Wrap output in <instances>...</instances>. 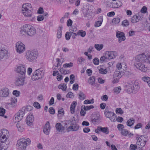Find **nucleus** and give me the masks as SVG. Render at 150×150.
I'll return each instance as SVG.
<instances>
[{
	"label": "nucleus",
	"instance_id": "35",
	"mask_svg": "<svg viewBox=\"0 0 150 150\" xmlns=\"http://www.w3.org/2000/svg\"><path fill=\"white\" fill-rule=\"evenodd\" d=\"M100 119L98 117H96L94 118H92L91 121L93 123L95 124L97 123H98Z\"/></svg>",
	"mask_w": 150,
	"mask_h": 150
},
{
	"label": "nucleus",
	"instance_id": "38",
	"mask_svg": "<svg viewBox=\"0 0 150 150\" xmlns=\"http://www.w3.org/2000/svg\"><path fill=\"white\" fill-rule=\"evenodd\" d=\"M120 18L118 17L116 18L112 19V22L114 24H117L120 22Z\"/></svg>",
	"mask_w": 150,
	"mask_h": 150
},
{
	"label": "nucleus",
	"instance_id": "64",
	"mask_svg": "<svg viewBox=\"0 0 150 150\" xmlns=\"http://www.w3.org/2000/svg\"><path fill=\"white\" fill-rule=\"evenodd\" d=\"M11 104L12 103H15L17 102V98L15 97H12L11 99Z\"/></svg>",
	"mask_w": 150,
	"mask_h": 150
},
{
	"label": "nucleus",
	"instance_id": "16",
	"mask_svg": "<svg viewBox=\"0 0 150 150\" xmlns=\"http://www.w3.org/2000/svg\"><path fill=\"white\" fill-rule=\"evenodd\" d=\"M9 91L7 88H3L0 90V96L2 97H6L9 94Z\"/></svg>",
	"mask_w": 150,
	"mask_h": 150
},
{
	"label": "nucleus",
	"instance_id": "45",
	"mask_svg": "<svg viewBox=\"0 0 150 150\" xmlns=\"http://www.w3.org/2000/svg\"><path fill=\"white\" fill-rule=\"evenodd\" d=\"M94 108V106L93 105L85 106L83 107V109L85 110H88Z\"/></svg>",
	"mask_w": 150,
	"mask_h": 150
},
{
	"label": "nucleus",
	"instance_id": "49",
	"mask_svg": "<svg viewBox=\"0 0 150 150\" xmlns=\"http://www.w3.org/2000/svg\"><path fill=\"white\" fill-rule=\"evenodd\" d=\"M93 62L95 65H98L99 63V59L97 58H95L93 60Z\"/></svg>",
	"mask_w": 150,
	"mask_h": 150
},
{
	"label": "nucleus",
	"instance_id": "54",
	"mask_svg": "<svg viewBox=\"0 0 150 150\" xmlns=\"http://www.w3.org/2000/svg\"><path fill=\"white\" fill-rule=\"evenodd\" d=\"M64 124L65 125H71L73 124V122L72 121L70 120H68L64 121Z\"/></svg>",
	"mask_w": 150,
	"mask_h": 150
},
{
	"label": "nucleus",
	"instance_id": "17",
	"mask_svg": "<svg viewBox=\"0 0 150 150\" xmlns=\"http://www.w3.org/2000/svg\"><path fill=\"white\" fill-rule=\"evenodd\" d=\"M105 116L110 119L112 121L115 122V118L116 117L115 114L112 112H109L108 113L105 114Z\"/></svg>",
	"mask_w": 150,
	"mask_h": 150
},
{
	"label": "nucleus",
	"instance_id": "33",
	"mask_svg": "<svg viewBox=\"0 0 150 150\" xmlns=\"http://www.w3.org/2000/svg\"><path fill=\"white\" fill-rule=\"evenodd\" d=\"M142 79L144 82H146L149 86L150 87V78L149 77L144 76L142 78Z\"/></svg>",
	"mask_w": 150,
	"mask_h": 150
},
{
	"label": "nucleus",
	"instance_id": "2",
	"mask_svg": "<svg viewBox=\"0 0 150 150\" xmlns=\"http://www.w3.org/2000/svg\"><path fill=\"white\" fill-rule=\"evenodd\" d=\"M20 32L22 34H27L30 36H32L36 33V30L34 27L28 24L23 25L22 27Z\"/></svg>",
	"mask_w": 150,
	"mask_h": 150
},
{
	"label": "nucleus",
	"instance_id": "44",
	"mask_svg": "<svg viewBox=\"0 0 150 150\" xmlns=\"http://www.w3.org/2000/svg\"><path fill=\"white\" fill-rule=\"evenodd\" d=\"M71 35H72V34L70 32H67L65 35V37L66 40H69Z\"/></svg>",
	"mask_w": 150,
	"mask_h": 150
},
{
	"label": "nucleus",
	"instance_id": "9",
	"mask_svg": "<svg viewBox=\"0 0 150 150\" xmlns=\"http://www.w3.org/2000/svg\"><path fill=\"white\" fill-rule=\"evenodd\" d=\"M8 131L6 129H3L1 130V134L0 136V140L1 142L5 143L7 139Z\"/></svg>",
	"mask_w": 150,
	"mask_h": 150
},
{
	"label": "nucleus",
	"instance_id": "24",
	"mask_svg": "<svg viewBox=\"0 0 150 150\" xmlns=\"http://www.w3.org/2000/svg\"><path fill=\"white\" fill-rule=\"evenodd\" d=\"M79 98L81 100H83L86 98V95L82 92L80 91L78 94Z\"/></svg>",
	"mask_w": 150,
	"mask_h": 150
},
{
	"label": "nucleus",
	"instance_id": "63",
	"mask_svg": "<svg viewBox=\"0 0 150 150\" xmlns=\"http://www.w3.org/2000/svg\"><path fill=\"white\" fill-rule=\"evenodd\" d=\"M56 60L57 62H58L57 64V67H58L59 66H60L62 63V62H61V59H60L59 58H57L56 59Z\"/></svg>",
	"mask_w": 150,
	"mask_h": 150
},
{
	"label": "nucleus",
	"instance_id": "57",
	"mask_svg": "<svg viewBox=\"0 0 150 150\" xmlns=\"http://www.w3.org/2000/svg\"><path fill=\"white\" fill-rule=\"evenodd\" d=\"M33 105L34 107L37 109H39L40 108V104L38 102H34Z\"/></svg>",
	"mask_w": 150,
	"mask_h": 150
},
{
	"label": "nucleus",
	"instance_id": "27",
	"mask_svg": "<svg viewBox=\"0 0 150 150\" xmlns=\"http://www.w3.org/2000/svg\"><path fill=\"white\" fill-rule=\"evenodd\" d=\"M95 78L94 76H92L88 79V83L89 84L92 86H93L95 83Z\"/></svg>",
	"mask_w": 150,
	"mask_h": 150
},
{
	"label": "nucleus",
	"instance_id": "1",
	"mask_svg": "<svg viewBox=\"0 0 150 150\" xmlns=\"http://www.w3.org/2000/svg\"><path fill=\"white\" fill-rule=\"evenodd\" d=\"M135 59L134 67L143 72H147L149 71V69L143 63L150 64V55L143 53L137 56Z\"/></svg>",
	"mask_w": 150,
	"mask_h": 150
},
{
	"label": "nucleus",
	"instance_id": "34",
	"mask_svg": "<svg viewBox=\"0 0 150 150\" xmlns=\"http://www.w3.org/2000/svg\"><path fill=\"white\" fill-rule=\"evenodd\" d=\"M67 88L66 84L65 83L61 84L58 86V88L62 90L63 91H65L66 90Z\"/></svg>",
	"mask_w": 150,
	"mask_h": 150
},
{
	"label": "nucleus",
	"instance_id": "52",
	"mask_svg": "<svg viewBox=\"0 0 150 150\" xmlns=\"http://www.w3.org/2000/svg\"><path fill=\"white\" fill-rule=\"evenodd\" d=\"M103 21V20L102 21H98L97 22H96L94 25L95 27H98L100 26L102 24V22Z\"/></svg>",
	"mask_w": 150,
	"mask_h": 150
},
{
	"label": "nucleus",
	"instance_id": "3",
	"mask_svg": "<svg viewBox=\"0 0 150 150\" xmlns=\"http://www.w3.org/2000/svg\"><path fill=\"white\" fill-rule=\"evenodd\" d=\"M33 10L31 5L30 4L25 3L22 6V11L24 16L26 17H31L32 15Z\"/></svg>",
	"mask_w": 150,
	"mask_h": 150
},
{
	"label": "nucleus",
	"instance_id": "22",
	"mask_svg": "<svg viewBox=\"0 0 150 150\" xmlns=\"http://www.w3.org/2000/svg\"><path fill=\"white\" fill-rule=\"evenodd\" d=\"M88 10H89L88 8H83L82 11L84 16L85 18H87L88 19H89L91 18V16L90 15Z\"/></svg>",
	"mask_w": 150,
	"mask_h": 150
},
{
	"label": "nucleus",
	"instance_id": "15",
	"mask_svg": "<svg viewBox=\"0 0 150 150\" xmlns=\"http://www.w3.org/2000/svg\"><path fill=\"white\" fill-rule=\"evenodd\" d=\"M116 35L117 38H118V41L119 43L125 40V34L123 32L118 31L117 32Z\"/></svg>",
	"mask_w": 150,
	"mask_h": 150
},
{
	"label": "nucleus",
	"instance_id": "18",
	"mask_svg": "<svg viewBox=\"0 0 150 150\" xmlns=\"http://www.w3.org/2000/svg\"><path fill=\"white\" fill-rule=\"evenodd\" d=\"M66 127L67 129V130L68 131L71 130L76 131L79 129V126L77 124H74L73 123V124H72L71 125H70L67 128V127Z\"/></svg>",
	"mask_w": 150,
	"mask_h": 150
},
{
	"label": "nucleus",
	"instance_id": "42",
	"mask_svg": "<svg viewBox=\"0 0 150 150\" xmlns=\"http://www.w3.org/2000/svg\"><path fill=\"white\" fill-rule=\"evenodd\" d=\"M99 72L100 73L103 74L107 73L108 71L106 69L100 68L99 69Z\"/></svg>",
	"mask_w": 150,
	"mask_h": 150
},
{
	"label": "nucleus",
	"instance_id": "60",
	"mask_svg": "<svg viewBox=\"0 0 150 150\" xmlns=\"http://www.w3.org/2000/svg\"><path fill=\"white\" fill-rule=\"evenodd\" d=\"M122 64H122L121 63H120L117 64L116 67L119 70H120L122 69Z\"/></svg>",
	"mask_w": 150,
	"mask_h": 150
},
{
	"label": "nucleus",
	"instance_id": "21",
	"mask_svg": "<svg viewBox=\"0 0 150 150\" xmlns=\"http://www.w3.org/2000/svg\"><path fill=\"white\" fill-rule=\"evenodd\" d=\"M55 127L57 131L58 132H62L64 130V127L62 126L61 123L58 122L56 124Z\"/></svg>",
	"mask_w": 150,
	"mask_h": 150
},
{
	"label": "nucleus",
	"instance_id": "26",
	"mask_svg": "<svg viewBox=\"0 0 150 150\" xmlns=\"http://www.w3.org/2000/svg\"><path fill=\"white\" fill-rule=\"evenodd\" d=\"M135 122V120L133 118H130L128 120L127 122V126L131 127L132 126Z\"/></svg>",
	"mask_w": 150,
	"mask_h": 150
},
{
	"label": "nucleus",
	"instance_id": "58",
	"mask_svg": "<svg viewBox=\"0 0 150 150\" xmlns=\"http://www.w3.org/2000/svg\"><path fill=\"white\" fill-rule=\"evenodd\" d=\"M43 19V16L41 15L38 16L37 17V20L39 21H42Z\"/></svg>",
	"mask_w": 150,
	"mask_h": 150
},
{
	"label": "nucleus",
	"instance_id": "56",
	"mask_svg": "<svg viewBox=\"0 0 150 150\" xmlns=\"http://www.w3.org/2000/svg\"><path fill=\"white\" fill-rule=\"evenodd\" d=\"M55 110L52 107L50 108L49 109V112L51 114H54L55 113Z\"/></svg>",
	"mask_w": 150,
	"mask_h": 150
},
{
	"label": "nucleus",
	"instance_id": "14",
	"mask_svg": "<svg viewBox=\"0 0 150 150\" xmlns=\"http://www.w3.org/2000/svg\"><path fill=\"white\" fill-rule=\"evenodd\" d=\"M50 125L49 122L47 121L44 127L43 131L44 133L47 135L49 134L50 131Z\"/></svg>",
	"mask_w": 150,
	"mask_h": 150
},
{
	"label": "nucleus",
	"instance_id": "19",
	"mask_svg": "<svg viewBox=\"0 0 150 150\" xmlns=\"http://www.w3.org/2000/svg\"><path fill=\"white\" fill-rule=\"evenodd\" d=\"M33 116L32 114H30L26 117V122L27 124L29 126L32 125L33 121Z\"/></svg>",
	"mask_w": 150,
	"mask_h": 150
},
{
	"label": "nucleus",
	"instance_id": "25",
	"mask_svg": "<svg viewBox=\"0 0 150 150\" xmlns=\"http://www.w3.org/2000/svg\"><path fill=\"white\" fill-rule=\"evenodd\" d=\"M86 35V32L82 30H79L77 32V33H75V36L80 35L82 37H84Z\"/></svg>",
	"mask_w": 150,
	"mask_h": 150
},
{
	"label": "nucleus",
	"instance_id": "40",
	"mask_svg": "<svg viewBox=\"0 0 150 150\" xmlns=\"http://www.w3.org/2000/svg\"><path fill=\"white\" fill-rule=\"evenodd\" d=\"M129 22L127 20H125L123 21L122 23V25L124 27H126L129 25Z\"/></svg>",
	"mask_w": 150,
	"mask_h": 150
},
{
	"label": "nucleus",
	"instance_id": "23",
	"mask_svg": "<svg viewBox=\"0 0 150 150\" xmlns=\"http://www.w3.org/2000/svg\"><path fill=\"white\" fill-rule=\"evenodd\" d=\"M132 88L133 89V93H136L138 90L139 88V86L138 85L137 83H135L134 84H132Z\"/></svg>",
	"mask_w": 150,
	"mask_h": 150
},
{
	"label": "nucleus",
	"instance_id": "47",
	"mask_svg": "<svg viewBox=\"0 0 150 150\" xmlns=\"http://www.w3.org/2000/svg\"><path fill=\"white\" fill-rule=\"evenodd\" d=\"M20 92L19 91L16 90H14L13 92V94L16 97H18L19 96Z\"/></svg>",
	"mask_w": 150,
	"mask_h": 150
},
{
	"label": "nucleus",
	"instance_id": "5",
	"mask_svg": "<svg viewBox=\"0 0 150 150\" xmlns=\"http://www.w3.org/2000/svg\"><path fill=\"white\" fill-rule=\"evenodd\" d=\"M38 52L35 51H27L26 53V58L30 62L34 61L37 58Z\"/></svg>",
	"mask_w": 150,
	"mask_h": 150
},
{
	"label": "nucleus",
	"instance_id": "55",
	"mask_svg": "<svg viewBox=\"0 0 150 150\" xmlns=\"http://www.w3.org/2000/svg\"><path fill=\"white\" fill-rule=\"evenodd\" d=\"M117 128L119 130H121L123 129L124 128V125L121 124H119L117 125Z\"/></svg>",
	"mask_w": 150,
	"mask_h": 150
},
{
	"label": "nucleus",
	"instance_id": "59",
	"mask_svg": "<svg viewBox=\"0 0 150 150\" xmlns=\"http://www.w3.org/2000/svg\"><path fill=\"white\" fill-rule=\"evenodd\" d=\"M123 120V118L121 117L118 116L117 118H115V121H117L120 122H122Z\"/></svg>",
	"mask_w": 150,
	"mask_h": 150
},
{
	"label": "nucleus",
	"instance_id": "8",
	"mask_svg": "<svg viewBox=\"0 0 150 150\" xmlns=\"http://www.w3.org/2000/svg\"><path fill=\"white\" fill-rule=\"evenodd\" d=\"M24 108H22L15 115V120L18 122L22 120L25 113L24 111Z\"/></svg>",
	"mask_w": 150,
	"mask_h": 150
},
{
	"label": "nucleus",
	"instance_id": "39",
	"mask_svg": "<svg viewBox=\"0 0 150 150\" xmlns=\"http://www.w3.org/2000/svg\"><path fill=\"white\" fill-rule=\"evenodd\" d=\"M121 6V3L120 2L118 1L116 3H113L112 5V7L114 8H117Z\"/></svg>",
	"mask_w": 150,
	"mask_h": 150
},
{
	"label": "nucleus",
	"instance_id": "51",
	"mask_svg": "<svg viewBox=\"0 0 150 150\" xmlns=\"http://www.w3.org/2000/svg\"><path fill=\"white\" fill-rule=\"evenodd\" d=\"M16 126L18 129V131L20 132L23 131L24 129L21 126L19 123H17Z\"/></svg>",
	"mask_w": 150,
	"mask_h": 150
},
{
	"label": "nucleus",
	"instance_id": "20",
	"mask_svg": "<svg viewBox=\"0 0 150 150\" xmlns=\"http://www.w3.org/2000/svg\"><path fill=\"white\" fill-rule=\"evenodd\" d=\"M142 18L141 16L134 15L131 18V22L133 23H136L141 20Z\"/></svg>",
	"mask_w": 150,
	"mask_h": 150
},
{
	"label": "nucleus",
	"instance_id": "13",
	"mask_svg": "<svg viewBox=\"0 0 150 150\" xmlns=\"http://www.w3.org/2000/svg\"><path fill=\"white\" fill-rule=\"evenodd\" d=\"M17 72L20 73V75H25L26 72L25 68L24 66L23 65L20 64L17 67Z\"/></svg>",
	"mask_w": 150,
	"mask_h": 150
},
{
	"label": "nucleus",
	"instance_id": "36",
	"mask_svg": "<svg viewBox=\"0 0 150 150\" xmlns=\"http://www.w3.org/2000/svg\"><path fill=\"white\" fill-rule=\"evenodd\" d=\"M59 71L62 74H66L69 73V70H66L62 67L60 69Z\"/></svg>",
	"mask_w": 150,
	"mask_h": 150
},
{
	"label": "nucleus",
	"instance_id": "50",
	"mask_svg": "<svg viewBox=\"0 0 150 150\" xmlns=\"http://www.w3.org/2000/svg\"><path fill=\"white\" fill-rule=\"evenodd\" d=\"M116 113H119L122 114L123 113V111L121 108H117L115 110Z\"/></svg>",
	"mask_w": 150,
	"mask_h": 150
},
{
	"label": "nucleus",
	"instance_id": "32",
	"mask_svg": "<svg viewBox=\"0 0 150 150\" xmlns=\"http://www.w3.org/2000/svg\"><path fill=\"white\" fill-rule=\"evenodd\" d=\"M100 131L105 133V134H108L109 133V129L107 127H103L101 126H100Z\"/></svg>",
	"mask_w": 150,
	"mask_h": 150
},
{
	"label": "nucleus",
	"instance_id": "6",
	"mask_svg": "<svg viewBox=\"0 0 150 150\" xmlns=\"http://www.w3.org/2000/svg\"><path fill=\"white\" fill-rule=\"evenodd\" d=\"M41 69L36 70L32 76L31 79L33 80H38L42 78L44 76V72Z\"/></svg>",
	"mask_w": 150,
	"mask_h": 150
},
{
	"label": "nucleus",
	"instance_id": "29",
	"mask_svg": "<svg viewBox=\"0 0 150 150\" xmlns=\"http://www.w3.org/2000/svg\"><path fill=\"white\" fill-rule=\"evenodd\" d=\"M62 26H59L57 30V37L58 38H61L62 35Z\"/></svg>",
	"mask_w": 150,
	"mask_h": 150
},
{
	"label": "nucleus",
	"instance_id": "41",
	"mask_svg": "<svg viewBox=\"0 0 150 150\" xmlns=\"http://www.w3.org/2000/svg\"><path fill=\"white\" fill-rule=\"evenodd\" d=\"M73 66V64L72 62H70L69 63L64 64L63 65L64 68H70L72 67Z\"/></svg>",
	"mask_w": 150,
	"mask_h": 150
},
{
	"label": "nucleus",
	"instance_id": "61",
	"mask_svg": "<svg viewBox=\"0 0 150 150\" xmlns=\"http://www.w3.org/2000/svg\"><path fill=\"white\" fill-rule=\"evenodd\" d=\"M130 148L131 150H135L137 148V146L136 145L131 144L130 146Z\"/></svg>",
	"mask_w": 150,
	"mask_h": 150
},
{
	"label": "nucleus",
	"instance_id": "31",
	"mask_svg": "<svg viewBox=\"0 0 150 150\" xmlns=\"http://www.w3.org/2000/svg\"><path fill=\"white\" fill-rule=\"evenodd\" d=\"M8 147L7 144L5 143L1 142L0 143V150H6Z\"/></svg>",
	"mask_w": 150,
	"mask_h": 150
},
{
	"label": "nucleus",
	"instance_id": "37",
	"mask_svg": "<svg viewBox=\"0 0 150 150\" xmlns=\"http://www.w3.org/2000/svg\"><path fill=\"white\" fill-rule=\"evenodd\" d=\"M103 47V45L102 44L99 45L98 44H96L95 45V48L98 51H100L101 50Z\"/></svg>",
	"mask_w": 150,
	"mask_h": 150
},
{
	"label": "nucleus",
	"instance_id": "62",
	"mask_svg": "<svg viewBox=\"0 0 150 150\" xmlns=\"http://www.w3.org/2000/svg\"><path fill=\"white\" fill-rule=\"evenodd\" d=\"M121 90V87L120 86H119L115 88L114 92L117 93H118L120 92Z\"/></svg>",
	"mask_w": 150,
	"mask_h": 150
},
{
	"label": "nucleus",
	"instance_id": "7",
	"mask_svg": "<svg viewBox=\"0 0 150 150\" xmlns=\"http://www.w3.org/2000/svg\"><path fill=\"white\" fill-rule=\"evenodd\" d=\"M25 75H19L16 78L15 83L18 86H21L24 84Z\"/></svg>",
	"mask_w": 150,
	"mask_h": 150
},
{
	"label": "nucleus",
	"instance_id": "53",
	"mask_svg": "<svg viewBox=\"0 0 150 150\" xmlns=\"http://www.w3.org/2000/svg\"><path fill=\"white\" fill-rule=\"evenodd\" d=\"M147 10V8L145 6H144L141 9V12L142 13H145L146 12Z\"/></svg>",
	"mask_w": 150,
	"mask_h": 150
},
{
	"label": "nucleus",
	"instance_id": "11",
	"mask_svg": "<svg viewBox=\"0 0 150 150\" xmlns=\"http://www.w3.org/2000/svg\"><path fill=\"white\" fill-rule=\"evenodd\" d=\"M117 55V52L115 51H106L105 54L106 59H111L115 58Z\"/></svg>",
	"mask_w": 150,
	"mask_h": 150
},
{
	"label": "nucleus",
	"instance_id": "43",
	"mask_svg": "<svg viewBox=\"0 0 150 150\" xmlns=\"http://www.w3.org/2000/svg\"><path fill=\"white\" fill-rule=\"evenodd\" d=\"M22 108H24V111L25 113L26 112V111H30L32 110L33 107L30 105H28L26 107H23Z\"/></svg>",
	"mask_w": 150,
	"mask_h": 150
},
{
	"label": "nucleus",
	"instance_id": "12",
	"mask_svg": "<svg viewBox=\"0 0 150 150\" xmlns=\"http://www.w3.org/2000/svg\"><path fill=\"white\" fill-rule=\"evenodd\" d=\"M8 55L7 50L5 49H0V60L4 59H7Z\"/></svg>",
	"mask_w": 150,
	"mask_h": 150
},
{
	"label": "nucleus",
	"instance_id": "10",
	"mask_svg": "<svg viewBox=\"0 0 150 150\" xmlns=\"http://www.w3.org/2000/svg\"><path fill=\"white\" fill-rule=\"evenodd\" d=\"M16 47L17 51L19 53H22L25 50V45L21 42L16 43Z\"/></svg>",
	"mask_w": 150,
	"mask_h": 150
},
{
	"label": "nucleus",
	"instance_id": "28",
	"mask_svg": "<svg viewBox=\"0 0 150 150\" xmlns=\"http://www.w3.org/2000/svg\"><path fill=\"white\" fill-rule=\"evenodd\" d=\"M128 85H126L127 87L128 88L127 89V91L128 93H133V89L132 88V84H129Z\"/></svg>",
	"mask_w": 150,
	"mask_h": 150
},
{
	"label": "nucleus",
	"instance_id": "4",
	"mask_svg": "<svg viewBox=\"0 0 150 150\" xmlns=\"http://www.w3.org/2000/svg\"><path fill=\"white\" fill-rule=\"evenodd\" d=\"M31 142L30 140L29 139L22 138L18 142L17 146L21 150H25L27 146L29 145Z\"/></svg>",
	"mask_w": 150,
	"mask_h": 150
},
{
	"label": "nucleus",
	"instance_id": "30",
	"mask_svg": "<svg viewBox=\"0 0 150 150\" xmlns=\"http://www.w3.org/2000/svg\"><path fill=\"white\" fill-rule=\"evenodd\" d=\"M77 28L74 26H71L70 28V32L72 34H73L75 35V33H77Z\"/></svg>",
	"mask_w": 150,
	"mask_h": 150
},
{
	"label": "nucleus",
	"instance_id": "46",
	"mask_svg": "<svg viewBox=\"0 0 150 150\" xmlns=\"http://www.w3.org/2000/svg\"><path fill=\"white\" fill-rule=\"evenodd\" d=\"M6 111V110L5 109L0 108V116H4Z\"/></svg>",
	"mask_w": 150,
	"mask_h": 150
},
{
	"label": "nucleus",
	"instance_id": "48",
	"mask_svg": "<svg viewBox=\"0 0 150 150\" xmlns=\"http://www.w3.org/2000/svg\"><path fill=\"white\" fill-rule=\"evenodd\" d=\"M121 134L124 136H126L128 134V131L127 129H123L121 131Z\"/></svg>",
	"mask_w": 150,
	"mask_h": 150
}]
</instances>
